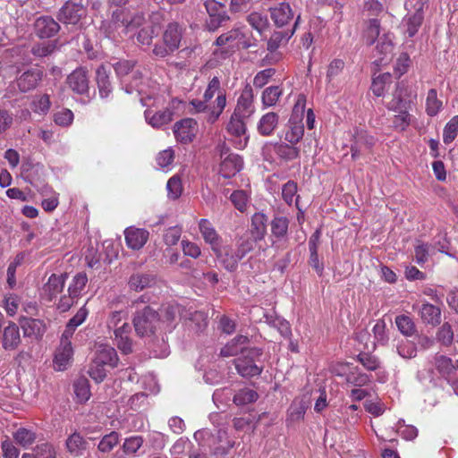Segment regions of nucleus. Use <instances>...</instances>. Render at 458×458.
Instances as JSON below:
<instances>
[{
    "label": "nucleus",
    "instance_id": "1",
    "mask_svg": "<svg viewBox=\"0 0 458 458\" xmlns=\"http://www.w3.org/2000/svg\"><path fill=\"white\" fill-rule=\"evenodd\" d=\"M112 23L118 35L132 37L136 35L137 42L141 46L149 47L152 40L160 30V26L152 21H146L142 13L133 16L123 10L114 12Z\"/></svg>",
    "mask_w": 458,
    "mask_h": 458
},
{
    "label": "nucleus",
    "instance_id": "2",
    "mask_svg": "<svg viewBox=\"0 0 458 458\" xmlns=\"http://www.w3.org/2000/svg\"><path fill=\"white\" fill-rule=\"evenodd\" d=\"M134 90L140 96L143 106H159L166 101L165 89L150 78H143L142 74L138 72L133 73L132 80L125 87V91L129 94Z\"/></svg>",
    "mask_w": 458,
    "mask_h": 458
},
{
    "label": "nucleus",
    "instance_id": "3",
    "mask_svg": "<svg viewBox=\"0 0 458 458\" xmlns=\"http://www.w3.org/2000/svg\"><path fill=\"white\" fill-rule=\"evenodd\" d=\"M306 106V98L300 95L293 106V114L289 119L287 128L284 133L283 139L285 142L295 145L302 139L304 135V126L301 122Z\"/></svg>",
    "mask_w": 458,
    "mask_h": 458
},
{
    "label": "nucleus",
    "instance_id": "4",
    "mask_svg": "<svg viewBox=\"0 0 458 458\" xmlns=\"http://www.w3.org/2000/svg\"><path fill=\"white\" fill-rule=\"evenodd\" d=\"M264 159L270 163L289 162L300 157V148L288 142H266L262 148Z\"/></svg>",
    "mask_w": 458,
    "mask_h": 458
},
{
    "label": "nucleus",
    "instance_id": "5",
    "mask_svg": "<svg viewBox=\"0 0 458 458\" xmlns=\"http://www.w3.org/2000/svg\"><path fill=\"white\" fill-rule=\"evenodd\" d=\"M263 352L259 348H250L242 357L234 360L237 372L244 377H252L259 375L263 370L261 356Z\"/></svg>",
    "mask_w": 458,
    "mask_h": 458
},
{
    "label": "nucleus",
    "instance_id": "6",
    "mask_svg": "<svg viewBox=\"0 0 458 458\" xmlns=\"http://www.w3.org/2000/svg\"><path fill=\"white\" fill-rule=\"evenodd\" d=\"M182 30L177 22H170L163 33V44H156L152 50L157 57H165L179 48Z\"/></svg>",
    "mask_w": 458,
    "mask_h": 458
},
{
    "label": "nucleus",
    "instance_id": "7",
    "mask_svg": "<svg viewBox=\"0 0 458 458\" xmlns=\"http://www.w3.org/2000/svg\"><path fill=\"white\" fill-rule=\"evenodd\" d=\"M132 323L139 336H150L160 327V317L153 309L146 306L135 313Z\"/></svg>",
    "mask_w": 458,
    "mask_h": 458
},
{
    "label": "nucleus",
    "instance_id": "8",
    "mask_svg": "<svg viewBox=\"0 0 458 458\" xmlns=\"http://www.w3.org/2000/svg\"><path fill=\"white\" fill-rule=\"evenodd\" d=\"M190 105L192 107V112L203 113L205 120L209 123H214L226 106V95L225 92H219L213 104H208L204 99H192Z\"/></svg>",
    "mask_w": 458,
    "mask_h": 458
},
{
    "label": "nucleus",
    "instance_id": "9",
    "mask_svg": "<svg viewBox=\"0 0 458 458\" xmlns=\"http://www.w3.org/2000/svg\"><path fill=\"white\" fill-rule=\"evenodd\" d=\"M182 104V102L178 98H172L163 110L155 112L148 108L144 112L145 119L151 127L160 129L173 121L175 111L180 108Z\"/></svg>",
    "mask_w": 458,
    "mask_h": 458
},
{
    "label": "nucleus",
    "instance_id": "10",
    "mask_svg": "<svg viewBox=\"0 0 458 458\" xmlns=\"http://www.w3.org/2000/svg\"><path fill=\"white\" fill-rule=\"evenodd\" d=\"M86 15L83 0H68L59 10L58 20L66 24H77Z\"/></svg>",
    "mask_w": 458,
    "mask_h": 458
},
{
    "label": "nucleus",
    "instance_id": "11",
    "mask_svg": "<svg viewBox=\"0 0 458 458\" xmlns=\"http://www.w3.org/2000/svg\"><path fill=\"white\" fill-rule=\"evenodd\" d=\"M270 18L276 28L292 27L296 20L294 11L289 3L282 2L268 9Z\"/></svg>",
    "mask_w": 458,
    "mask_h": 458
},
{
    "label": "nucleus",
    "instance_id": "12",
    "mask_svg": "<svg viewBox=\"0 0 458 458\" xmlns=\"http://www.w3.org/2000/svg\"><path fill=\"white\" fill-rule=\"evenodd\" d=\"M216 45L218 47L227 46L230 48L246 49L251 46V43L243 29L235 28L220 35L216 40Z\"/></svg>",
    "mask_w": 458,
    "mask_h": 458
},
{
    "label": "nucleus",
    "instance_id": "13",
    "mask_svg": "<svg viewBox=\"0 0 458 458\" xmlns=\"http://www.w3.org/2000/svg\"><path fill=\"white\" fill-rule=\"evenodd\" d=\"M198 123L192 118H184L174 125V134L177 141L182 144L191 142L198 132Z\"/></svg>",
    "mask_w": 458,
    "mask_h": 458
},
{
    "label": "nucleus",
    "instance_id": "14",
    "mask_svg": "<svg viewBox=\"0 0 458 458\" xmlns=\"http://www.w3.org/2000/svg\"><path fill=\"white\" fill-rule=\"evenodd\" d=\"M199 230L205 242L210 245L213 252L216 255H220L222 239L216 231L212 223L208 219H200L199 221Z\"/></svg>",
    "mask_w": 458,
    "mask_h": 458
},
{
    "label": "nucleus",
    "instance_id": "15",
    "mask_svg": "<svg viewBox=\"0 0 458 458\" xmlns=\"http://www.w3.org/2000/svg\"><path fill=\"white\" fill-rule=\"evenodd\" d=\"M411 94V89L407 83L404 81L399 82L393 94V99L387 105V108L392 111H398L403 108L408 109L411 105V100L408 98Z\"/></svg>",
    "mask_w": 458,
    "mask_h": 458
},
{
    "label": "nucleus",
    "instance_id": "16",
    "mask_svg": "<svg viewBox=\"0 0 458 458\" xmlns=\"http://www.w3.org/2000/svg\"><path fill=\"white\" fill-rule=\"evenodd\" d=\"M351 153L352 158L356 159L362 149L374 146L376 139L362 129H354L352 135Z\"/></svg>",
    "mask_w": 458,
    "mask_h": 458
},
{
    "label": "nucleus",
    "instance_id": "17",
    "mask_svg": "<svg viewBox=\"0 0 458 458\" xmlns=\"http://www.w3.org/2000/svg\"><path fill=\"white\" fill-rule=\"evenodd\" d=\"M300 21L301 15L298 14L292 27L282 28L283 30L274 31L267 41V49L273 52L276 51L279 47L285 45L293 36Z\"/></svg>",
    "mask_w": 458,
    "mask_h": 458
},
{
    "label": "nucleus",
    "instance_id": "18",
    "mask_svg": "<svg viewBox=\"0 0 458 458\" xmlns=\"http://www.w3.org/2000/svg\"><path fill=\"white\" fill-rule=\"evenodd\" d=\"M131 327L124 322L121 327L114 330V343L117 348L124 354L133 352V341L131 337Z\"/></svg>",
    "mask_w": 458,
    "mask_h": 458
},
{
    "label": "nucleus",
    "instance_id": "19",
    "mask_svg": "<svg viewBox=\"0 0 458 458\" xmlns=\"http://www.w3.org/2000/svg\"><path fill=\"white\" fill-rule=\"evenodd\" d=\"M43 71L38 67H33L21 73L16 80L19 89L27 92L34 89L42 80Z\"/></svg>",
    "mask_w": 458,
    "mask_h": 458
},
{
    "label": "nucleus",
    "instance_id": "20",
    "mask_svg": "<svg viewBox=\"0 0 458 458\" xmlns=\"http://www.w3.org/2000/svg\"><path fill=\"white\" fill-rule=\"evenodd\" d=\"M226 129L228 133L238 139L235 142L236 148H243L246 147L249 139L246 136V125L236 113L231 116Z\"/></svg>",
    "mask_w": 458,
    "mask_h": 458
},
{
    "label": "nucleus",
    "instance_id": "21",
    "mask_svg": "<svg viewBox=\"0 0 458 458\" xmlns=\"http://www.w3.org/2000/svg\"><path fill=\"white\" fill-rule=\"evenodd\" d=\"M67 274H52L43 287V294L48 301H52L60 294L65 285Z\"/></svg>",
    "mask_w": 458,
    "mask_h": 458
},
{
    "label": "nucleus",
    "instance_id": "22",
    "mask_svg": "<svg viewBox=\"0 0 458 458\" xmlns=\"http://www.w3.org/2000/svg\"><path fill=\"white\" fill-rule=\"evenodd\" d=\"M418 314L426 325L435 327L441 323V309L429 302H423L418 309Z\"/></svg>",
    "mask_w": 458,
    "mask_h": 458
},
{
    "label": "nucleus",
    "instance_id": "23",
    "mask_svg": "<svg viewBox=\"0 0 458 458\" xmlns=\"http://www.w3.org/2000/svg\"><path fill=\"white\" fill-rule=\"evenodd\" d=\"M248 344V336L242 335H237L221 348L220 356L227 358L235 356L240 352L243 354L249 350L247 348Z\"/></svg>",
    "mask_w": 458,
    "mask_h": 458
},
{
    "label": "nucleus",
    "instance_id": "24",
    "mask_svg": "<svg viewBox=\"0 0 458 458\" xmlns=\"http://www.w3.org/2000/svg\"><path fill=\"white\" fill-rule=\"evenodd\" d=\"M59 30V24L50 16H41L35 21V32L41 38H51Z\"/></svg>",
    "mask_w": 458,
    "mask_h": 458
},
{
    "label": "nucleus",
    "instance_id": "25",
    "mask_svg": "<svg viewBox=\"0 0 458 458\" xmlns=\"http://www.w3.org/2000/svg\"><path fill=\"white\" fill-rule=\"evenodd\" d=\"M125 242L132 250L141 249L148 239V232L145 229L128 227L124 231Z\"/></svg>",
    "mask_w": 458,
    "mask_h": 458
},
{
    "label": "nucleus",
    "instance_id": "26",
    "mask_svg": "<svg viewBox=\"0 0 458 458\" xmlns=\"http://www.w3.org/2000/svg\"><path fill=\"white\" fill-rule=\"evenodd\" d=\"M21 344V335L19 327L14 322H9L4 328L2 336V346L6 351H12L18 348Z\"/></svg>",
    "mask_w": 458,
    "mask_h": 458
},
{
    "label": "nucleus",
    "instance_id": "27",
    "mask_svg": "<svg viewBox=\"0 0 458 458\" xmlns=\"http://www.w3.org/2000/svg\"><path fill=\"white\" fill-rule=\"evenodd\" d=\"M69 87L78 94H84L89 89V78L87 71L79 68L73 71L67 78Z\"/></svg>",
    "mask_w": 458,
    "mask_h": 458
},
{
    "label": "nucleus",
    "instance_id": "28",
    "mask_svg": "<svg viewBox=\"0 0 458 458\" xmlns=\"http://www.w3.org/2000/svg\"><path fill=\"white\" fill-rule=\"evenodd\" d=\"M243 161L239 155L228 154L221 162L220 174L225 178H231L242 170Z\"/></svg>",
    "mask_w": 458,
    "mask_h": 458
},
{
    "label": "nucleus",
    "instance_id": "29",
    "mask_svg": "<svg viewBox=\"0 0 458 458\" xmlns=\"http://www.w3.org/2000/svg\"><path fill=\"white\" fill-rule=\"evenodd\" d=\"M279 124V115L275 112H267L258 122V132L264 137L271 136Z\"/></svg>",
    "mask_w": 458,
    "mask_h": 458
},
{
    "label": "nucleus",
    "instance_id": "30",
    "mask_svg": "<svg viewBox=\"0 0 458 458\" xmlns=\"http://www.w3.org/2000/svg\"><path fill=\"white\" fill-rule=\"evenodd\" d=\"M73 350L72 344H64L59 345L56 349L54 366L56 370L63 371L71 364Z\"/></svg>",
    "mask_w": 458,
    "mask_h": 458
},
{
    "label": "nucleus",
    "instance_id": "31",
    "mask_svg": "<svg viewBox=\"0 0 458 458\" xmlns=\"http://www.w3.org/2000/svg\"><path fill=\"white\" fill-rule=\"evenodd\" d=\"M253 100V90L250 86H246L237 100L235 113L238 112L244 116H250L254 112Z\"/></svg>",
    "mask_w": 458,
    "mask_h": 458
},
{
    "label": "nucleus",
    "instance_id": "32",
    "mask_svg": "<svg viewBox=\"0 0 458 458\" xmlns=\"http://www.w3.org/2000/svg\"><path fill=\"white\" fill-rule=\"evenodd\" d=\"M20 325L25 336L38 338L45 333V324L42 320L31 318H22Z\"/></svg>",
    "mask_w": 458,
    "mask_h": 458
},
{
    "label": "nucleus",
    "instance_id": "33",
    "mask_svg": "<svg viewBox=\"0 0 458 458\" xmlns=\"http://www.w3.org/2000/svg\"><path fill=\"white\" fill-rule=\"evenodd\" d=\"M156 284V277L148 273H135L130 276L128 286L131 290L140 292Z\"/></svg>",
    "mask_w": 458,
    "mask_h": 458
},
{
    "label": "nucleus",
    "instance_id": "34",
    "mask_svg": "<svg viewBox=\"0 0 458 458\" xmlns=\"http://www.w3.org/2000/svg\"><path fill=\"white\" fill-rule=\"evenodd\" d=\"M267 216L263 213H255L251 217L250 232L255 242L264 239L267 233Z\"/></svg>",
    "mask_w": 458,
    "mask_h": 458
},
{
    "label": "nucleus",
    "instance_id": "35",
    "mask_svg": "<svg viewBox=\"0 0 458 458\" xmlns=\"http://www.w3.org/2000/svg\"><path fill=\"white\" fill-rule=\"evenodd\" d=\"M94 360L98 363L106 364L111 368L116 367L118 363L116 351L106 344L98 345Z\"/></svg>",
    "mask_w": 458,
    "mask_h": 458
},
{
    "label": "nucleus",
    "instance_id": "36",
    "mask_svg": "<svg viewBox=\"0 0 458 458\" xmlns=\"http://www.w3.org/2000/svg\"><path fill=\"white\" fill-rule=\"evenodd\" d=\"M216 257L228 271L234 270L237 267L239 261L242 259L236 250H233L230 246L223 245H221L220 255H216Z\"/></svg>",
    "mask_w": 458,
    "mask_h": 458
},
{
    "label": "nucleus",
    "instance_id": "37",
    "mask_svg": "<svg viewBox=\"0 0 458 458\" xmlns=\"http://www.w3.org/2000/svg\"><path fill=\"white\" fill-rule=\"evenodd\" d=\"M87 445V441L78 432L70 435L65 442L67 451L73 456L81 455L86 450Z\"/></svg>",
    "mask_w": 458,
    "mask_h": 458
},
{
    "label": "nucleus",
    "instance_id": "38",
    "mask_svg": "<svg viewBox=\"0 0 458 458\" xmlns=\"http://www.w3.org/2000/svg\"><path fill=\"white\" fill-rule=\"evenodd\" d=\"M435 367L438 373L449 380L455 373V365L453 363L451 358L445 355H438L435 358Z\"/></svg>",
    "mask_w": 458,
    "mask_h": 458
},
{
    "label": "nucleus",
    "instance_id": "39",
    "mask_svg": "<svg viewBox=\"0 0 458 458\" xmlns=\"http://www.w3.org/2000/svg\"><path fill=\"white\" fill-rule=\"evenodd\" d=\"M393 49L394 45L390 36L384 35L381 37L376 47L377 55H381L377 61L378 64H384L387 62L389 57L392 55Z\"/></svg>",
    "mask_w": 458,
    "mask_h": 458
},
{
    "label": "nucleus",
    "instance_id": "40",
    "mask_svg": "<svg viewBox=\"0 0 458 458\" xmlns=\"http://www.w3.org/2000/svg\"><path fill=\"white\" fill-rule=\"evenodd\" d=\"M182 308L179 305H168L162 311L160 318V325H165L167 330H171L174 326L173 323L177 320L181 315Z\"/></svg>",
    "mask_w": 458,
    "mask_h": 458
},
{
    "label": "nucleus",
    "instance_id": "41",
    "mask_svg": "<svg viewBox=\"0 0 458 458\" xmlns=\"http://www.w3.org/2000/svg\"><path fill=\"white\" fill-rule=\"evenodd\" d=\"M392 119L393 128L398 131H404L412 123L413 116L408 112V109H401L397 111Z\"/></svg>",
    "mask_w": 458,
    "mask_h": 458
},
{
    "label": "nucleus",
    "instance_id": "42",
    "mask_svg": "<svg viewBox=\"0 0 458 458\" xmlns=\"http://www.w3.org/2000/svg\"><path fill=\"white\" fill-rule=\"evenodd\" d=\"M282 95L283 89L279 86H270L266 88L261 96L264 108L276 106Z\"/></svg>",
    "mask_w": 458,
    "mask_h": 458
},
{
    "label": "nucleus",
    "instance_id": "43",
    "mask_svg": "<svg viewBox=\"0 0 458 458\" xmlns=\"http://www.w3.org/2000/svg\"><path fill=\"white\" fill-rule=\"evenodd\" d=\"M97 83L101 98H107L112 91L107 71L104 65L97 70Z\"/></svg>",
    "mask_w": 458,
    "mask_h": 458
},
{
    "label": "nucleus",
    "instance_id": "44",
    "mask_svg": "<svg viewBox=\"0 0 458 458\" xmlns=\"http://www.w3.org/2000/svg\"><path fill=\"white\" fill-rule=\"evenodd\" d=\"M88 283V276L86 273L80 272L76 274L68 287V293L72 294V296H76L79 298L82 292L84 291Z\"/></svg>",
    "mask_w": 458,
    "mask_h": 458
},
{
    "label": "nucleus",
    "instance_id": "45",
    "mask_svg": "<svg viewBox=\"0 0 458 458\" xmlns=\"http://www.w3.org/2000/svg\"><path fill=\"white\" fill-rule=\"evenodd\" d=\"M395 325L398 330L406 336H411L416 332V326L412 318L407 315H399L395 318Z\"/></svg>",
    "mask_w": 458,
    "mask_h": 458
},
{
    "label": "nucleus",
    "instance_id": "46",
    "mask_svg": "<svg viewBox=\"0 0 458 458\" xmlns=\"http://www.w3.org/2000/svg\"><path fill=\"white\" fill-rule=\"evenodd\" d=\"M442 108V101L437 98V92L435 89L428 90L426 98V113L429 116L437 115Z\"/></svg>",
    "mask_w": 458,
    "mask_h": 458
},
{
    "label": "nucleus",
    "instance_id": "47",
    "mask_svg": "<svg viewBox=\"0 0 458 458\" xmlns=\"http://www.w3.org/2000/svg\"><path fill=\"white\" fill-rule=\"evenodd\" d=\"M380 33V22L377 19H370L367 22L366 29L363 32V38L367 45H372L378 38Z\"/></svg>",
    "mask_w": 458,
    "mask_h": 458
},
{
    "label": "nucleus",
    "instance_id": "48",
    "mask_svg": "<svg viewBox=\"0 0 458 458\" xmlns=\"http://www.w3.org/2000/svg\"><path fill=\"white\" fill-rule=\"evenodd\" d=\"M258 393L250 388L245 387L239 390L233 396V403L236 405H246L257 401Z\"/></svg>",
    "mask_w": 458,
    "mask_h": 458
},
{
    "label": "nucleus",
    "instance_id": "49",
    "mask_svg": "<svg viewBox=\"0 0 458 458\" xmlns=\"http://www.w3.org/2000/svg\"><path fill=\"white\" fill-rule=\"evenodd\" d=\"M289 226V220L285 216H276L271 222V232L272 234L278 238H284Z\"/></svg>",
    "mask_w": 458,
    "mask_h": 458
},
{
    "label": "nucleus",
    "instance_id": "50",
    "mask_svg": "<svg viewBox=\"0 0 458 458\" xmlns=\"http://www.w3.org/2000/svg\"><path fill=\"white\" fill-rule=\"evenodd\" d=\"M248 23L257 31L261 33L268 26L267 17L259 12H252L247 16Z\"/></svg>",
    "mask_w": 458,
    "mask_h": 458
},
{
    "label": "nucleus",
    "instance_id": "51",
    "mask_svg": "<svg viewBox=\"0 0 458 458\" xmlns=\"http://www.w3.org/2000/svg\"><path fill=\"white\" fill-rule=\"evenodd\" d=\"M307 405L303 400L295 399L288 410V420L298 421L303 419Z\"/></svg>",
    "mask_w": 458,
    "mask_h": 458
},
{
    "label": "nucleus",
    "instance_id": "52",
    "mask_svg": "<svg viewBox=\"0 0 458 458\" xmlns=\"http://www.w3.org/2000/svg\"><path fill=\"white\" fill-rule=\"evenodd\" d=\"M74 393L80 403L87 402L90 397V390L89 381L84 378H79L74 382L73 385Z\"/></svg>",
    "mask_w": 458,
    "mask_h": 458
},
{
    "label": "nucleus",
    "instance_id": "53",
    "mask_svg": "<svg viewBox=\"0 0 458 458\" xmlns=\"http://www.w3.org/2000/svg\"><path fill=\"white\" fill-rule=\"evenodd\" d=\"M458 132V115L451 118L445 124L443 131V141L445 144H450L456 138Z\"/></svg>",
    "mask_w": 458,
    "mask_h": 458
},
{
    "label": "nucleus",
    "instance_id": "54",
    "mask_svg": "<svg viewBox=\"0 0 458 458\" xmlns=\"http://www.w3.org/2000/svg\"><path fill=\"white\" fill-rule=\"evenodd\" d=\"M15 441L24 447L31 445L36 440V433L24 428H19L13 435Z\"/></svg>",
    "mask_w": 458,
    "mask_h": 458
},
{
    "label": "nucleus",
    "instance_id": "55",
    "mask_svg": "<svg viewBox=\"0 0 458 458\" xmlns=\"http://www.w3.org/2000/svg\"><path fill=\"white\" fill-rule=\"evenodd\" d=\"M119 442V434L112 431L105 435L98 443V448L102 453H109Z\"/></svg>",
    "mask_w": 458,
    "mask_h": 458
},
{
    "label": "nucleus",
    "instance_id": "56",
    "mask_svg": "<svg viewBox=\"0 0 458 458\" xmlns=\"http://www.w3.org/2000/svg\"><path fill=\"white\" fill-rule=\"evenodd\" d=\"M128 318V311L125 309L114 310H111L107 319H106V327L108 329H115L118 325Z\"/></svg>",
    "mask_w": 458,
    "mask_h": 458
},
{
    "label": "nucleus",
    "instance_id": "57",
    "mask_svg": "<svg viewBox=\"0 0 458 458\" xmlns=\"http://www.w3.org/2000/svg\"><path fill=\"white\" fill-rule=\"evenodd\" d=\"M391 74L386 72L378 75L375 79H373L371 90L377 96L380 97L384 95L386 91V84L390 82Z\"/></svg>",
    "mask_w": 458,
    "mask_h": 458
},
{
    "label": "nucleus",
    "instance_id": "58",
    "mask_svg": "<svg viewBox=\"0 0 458 458\" xmlns=\"http://www.w3.org/2000/svg\"><path fill=\"white\" fill-rule=\"evenodd\" d=\"M144 439L141 436H131L125 438L123 449L128 454H136L143 445Z\"/></svg>",
    "mask_w": 458,
    "mask_h": 458
},
{
    "label": "nucleus",
    "instance_id": "59",
    "mask_svg": "<svg viewBox=\"0 0 458 458\" xmlns=\"http://www.w3.org/2000/svg\"><path fill=\"white\" fill-rule=\"evenodd\" d=\"M107 365L98 363L93 360L89 369V377L97 383L102 382L106 377V367Z\"/></svg>",
    "mask_w": 458,
    "mask_h": 458
},
{
    "label": "nucleus",
    "instance_id": "60",
    "mask_svg": "<svg viewBox=\"0 0 458 458\" xmlns=\"http://www.w3.org/2000/svg\"><path fill=\"white\" fill-rule=\"evenodd\" d=\"M168 197L173 199H178L182 192L181 178L178 175L171 177L166 184Z\"/></svg>",
    "mask_w": 458,
    "mask_h": 458
},
{
    "label": "nucleus",
    "instance_id": "61",
    "mask_svg": "<svg viewBox=\"0 0 458 458\" xmlns=\"http://www.w3.org/2000/svg\"><path fill=\"white\" fill-rule=\"evenodd\" d=\"M437 339L443 345L449 346L454 340V332L449 323H444L437 333Z\"/></svg>",
    "mask_w": 458,
    "mask_h": 458
},
{
    "label": "nucleus",
    "instance_id": "62",
    "mask_svg": "<svg viewBox=\"0 0 458 458\" xmlns=\"http://www.w3.org/2000/svg\"><path fill=\"white\" fill-rule=\"evenodd\" d=\"M73 113L67 108H63L59 111H57L54 115V121L55 123L63 127H68L70 126L73 122Z\"/></svg>",
    "mask_w": 458,
    "mask_h": 458
},
{
    "label": "nucleus",
    "instance_id": "63",
    "mask_svg": "<svg viewBox=\"0 0 458 458\" xmlns=\"http://www.w3.org/2000/svg\"><path fill=\"white\" fill-rule=\"evenodd\" d=\"M229 19L230 18L225 10L217 13L211 14L209 15V19L207 21V28L208 30L214 31L224 22L229 21Z\"/></svg>",
    "mask_w": 458,
    "mask_h": 458
},
{
    "label": "nucleus",
    "instance_id": "64",
    "mask_svg": "<svg viewBox=\"0 0 458 458\" xmlns=\"http://www.w3.org/2000/svg\"><path fill=\"white\" fill-rule=\"evenodd\" d=\"M346 382L355 386H364L370 382V377L360 371H351L346 376Z\"/></svg>",
    "mask_w": 458,
    "mask_h": 458
}]
</instances>
